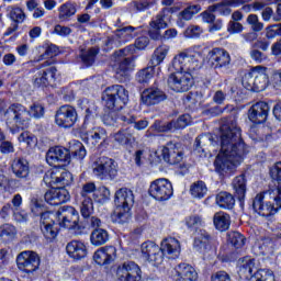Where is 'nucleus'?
<instances>
[{"mask_svg":"<svg viewBox=\"0 0 281 281\" xmlns=\"http://www.w3.org/2000/svg\"><path fill=\"white\" fill-rule=\"evenodd\" d=\"M247 153L249 149L243 142L238 123L236 120H229L221 127V151L214 162L216 170L225 172L232 166H240Z\"/></svg>","mask_w":281,"mask_h":281,"instance_id":"nucleus-1","label":"nucleus"},{"mask_svg":"<svg viewBox=\"0 0 281 281\" xmlns=\"http://www.w3.org/2000/svg\"><path fill=\"white\" fill-rule=\"evenodd\" d=\"M201 69V55L199 53H180L171 61L168 87L177 93L190 91L194 85L193 74Z\"/></svg>","mask_w":281,"mask_h":281,"instance_id":"nucleus-2","label":"nucleus"},{"mask_svg":"<svg viewBox=\"0 0 281 281\" xmlns=\"http://www.w3.org/2000/svg\"><path fill=\"white\" fill-rule=\"evenodd\" d=\"M270 177L277 181L278 187L270 188L262 193H258L252 202V209L255 212L265 218L276 216V214H278V210L281 207V161L270 168Z\"/></svg>","mask_w":281,"mask_h":281,"instance_id":"nucleus-3","label":"nucleus"},{"mask_svg":"<svg viewBox=\"0 0 281 281\" xmlns=\"http://www.w3.org/2000/svg\"><path fill=\"white\" fill-rule=\"evenodd\" d=\"M81 206L80 212L83 218H89L93 214V201L100 205L111 201V190L106 187L95 188V183L87 182L81 189Z\"/></svg>","mask_w":281,"mask_h":281,"instance_id":"nucleus-4","label":"nucleus"},{"mask_svg":"<svg viewBox=\"0 0 281 281\" xmlns=\"http://www.w3.org/2000/svg\"><path fill=\"white\" fill-rule=\"evenodd\" d=\"M114 203L115 210L112 214V221L120 225L128 223V221H131V207H133L135 203L133 191L126 188L119 189L115 192Z\"/></svg>","mask_w":281,"mask_h":281,"instance_id":"nucleus-5","label":"nucleus"},{"mask_svg":"<svg viewBox=\"0 0 281 281\" xmlns=\"http://www.w3.org/2000/svg\"><path fill=\"white\" fill-rule=\"evenodd\" d=\"M31 212L35 214V216H41V231L45 238L48 240H54L56 236H58V227H56V223L52 216H55L54 213L43 212V201L38 200V198L33 196L31 199Z\"/></svg>","mask_w":281,"mask_h":281,"instance_id":"nucleus-6","label":"nucleus"},{"mask_svg":"<svg viewBox=\"0 0 281 281\" xmlns=\"http://www.w3.org/2000/svg\"><path fill=\"white\" fill-rule=\"evenodd\" d=\"M102 101L106 109H114V111H121L126 104H128V90L122 85H113L102 93Z\"/></svg>","mask_w":281,"mask_h":281,"instance_id":"nucleus-7","label":"nucleus"},{"mask_svg":"<svg viewBox=\"0 0 281 281\" xmlns=\"http://www.w3.org/2000/svg\"><path fill=\"white\" fill-rule=\"evenodd\" d=\"M254 267H256V261L249 257H245L241 260L239 267V277L241 280L249 281H278L276 280V274L272 270L260 269L254 273Z\"/></svg>","mask_w":281,"mask_h":281,"instance_id":"nucleus-8","label":"nucleus"},{"mask_svg":"<svg viewBox=\"0 0 281 281\" xmlns=\"http://www.w3.org/2000/svg\"><path fill=\"white\" fill-rule=\"evenodd\" d=\"M4 122L9 128H27L31 114L25 106L16 103L10 105L3 113Z\"/></svg>","mask_w":281,"mask_h":281,"instance_id":"nucleus-9","label":"nucleus"},{"mask_svg":"<svg viewBox=\"0 0 281 281\" xmlns=\"http://www.w3.org/2000/svg\"><path fill=\"white\" fill-rule=\"evenodd\" d=\"M241 85L248 91H265V89H267V85H269L267 68L262 66L252 68L251 71L244 75Z\"/></svg>","mask_w":281,"mask_h":281,"instance_id":"nucleus-10","label":"nucleus"},{"mask_svg":"<svg viewBox=\"0 0 281 281\" xmlns=\"http://www.w3.org/2000/svg\"><path fill=\"white\" fill-rule=\"evenodd\" d=\"M135 54V46L128 45L123 49L116 50L112 56V67L119 76H126L128 71H133L135 64L133 59L126 57Z\"/></svg>","mask_w":281,"mask_h":281,"instance_id":"nucleus-11","label":"nucleus"},{"mask_svg":"<svg viewBox=\"0 0 281 281\" xmlns=\"http://www.w3.org/2000/svg\"><path fill=\"white\" fill-rule=\"evenodd\" d=\"M56 218L63 229H80V214L74 206H61Z\"/></svg>","mask_w":281,"mask_h":281,"instance_id":"nucleus-12","label":"nucleus"},{"mask_svg":"<svg viewBox=\"0 0 281 281\" xmlns=\"http://www.w3.org/2000/svg\"><path fill=\"white\" fill-rule=\"evenodd\" d=\"M155 157H157V161H161L162 157L164 161L170 166H177L183 161V150L180 144L168 143L155 151Z\"/></svg>","mask_w":281,"mask_h":281,"instance_id":"nucleus-13","label":"nucleus"},{"mask_svg":"<svg viewBox=\"0 0 281 281\" xmlns=\"http://www.w3.org/2000/svg\"><path fill=\"white\" fill-rule=\"evenodd\" d=\"M93 175L101 180L117 177V162L111 158L101 157L92 166Z\"/></svg>","mask_w":281,"mask_h":281,"instance_id":"nucleus-14","label":"nucleus"},{"mask_svg":"<svg viewBox=\"0 0 281 281\" xmlns=\"http://www.w3.org/2000/svg\"><path fill=\"white\" fill-rule=\"evenodd\" d=\"M16 265L20 271L32 276L41 267V257L35 251L24 250L18 255Z\"/></svg>","mask_w":281,"mask_h":281,"instance_id":"nucleus-15","label":"nucleus"},{"mask_svg":"<svg viewBox=\"0 0 281 281\" xmlns=\"http://www.w3.org/2000/svg\"><path fill=\"white\" fill-rule=\"evenodd\" d=\"M148 192L156 201H168L173 194L172 183L166 178L156 179L150 183Z\"/></svg>","mask_w":281,"mask_h":281,"instance_id":"nucleus-16","label":"nucleus"},{"mask_svg":"<svg viewBox=\"0 0 281 281\" xmlns=\"http://www.w3.org/2000/svg\"><path fill=\"white\" fill-rule=\"evenodd\" d=\"M140 254L144 260L150 262L155 267H159L164 262V251L161 247L154 241H145L140 246Z\"/></svg>","mask_w":281,"mask_h":281,"instance_id":"nucleus-17","label":"nucleus"},{"mask_svg":"<svg viewBox=\"0 0 281 281\" xmlns=\"http://www.w3.org/2000/svg\"><path fill=\"white\" fill-rule=\"evenodd\" d=\"M46 161L48 166H54L55 168L68 166L71 162V154H69V149L61 146L50 147L46 154Z\"/></svg>","mask_w":281,"mask_h":281,"instance_id":"nucleus-18","label":"nucleus"},{"mask_svg":"<svg viewBox=\"0 0 281 281\" xmlns=\"http://www.w3.org/2000/svg\"><path fill=\"white\" fill-rule=\"evenodd\" d=\"M117 281H142V269L134 261L122 263L116 269Z\"/></svg>","mask_w":281,"mask_h":281,"instance_id":"nucleus-19","label":"nucleus"},{"mask_svg":"<svg viewBox=\"0 0 281 281\" xmlns=\"http://www.w3.org/2000/svg\"><path fill=\"white\" fill-rule=\"evenodd\" d=\"M55 122L60 128H71L78 122V112L71 105H63L55 115Z\"/></svg>","mask_w":281,"mask_h":281,"instance_id":"nucleus-20","label":"nucleus"},{"mask_svg":"<svg viewBox=\"0 0 281 281\" xmlns=\"http://www.w3.org/2000/svg\"><path fill=\"white\" fill-rule=\"evenodd\" d=\"M207 65L212 69H225L232 63V56L223 48H213L207 54Z\"/></svg>","mask_w":281,"mask_h":281,"instance_id":"nucleus-21","label":"nucleus"},{"mask_svg":"<svg viewBox=\"0 0 281 281\" xmlns=\"http://www.w3.org/2000/svg\"><path fill=\"white\" fill-rule=\"evenodd\" d=\"M135 27L133 26H125L119 29L114 32L112 37H109L105 45L106 47H120L122 43H128V41H133L135 38Z\"/></svg>","mask_w":281,"mask_h":281,"instance_id":"nucleus-22","label":"nucleus"},{"mask_svg":"<svg viewBox=\"0 0 281 281\" xmlns=\"http://www.w3.org/2000/svg\"><path fill=\"white\" fill-rule=\"evenodd\" d=\"M269 115V103L259 101L255 103L248 111V119L252 124H263Z\"/></svg>","mask_w":281,"mask_h":281,"instance_id":"nucleus-23","label":"nucleus"},{"mask_svg":"<svg viewBox=\"0 0 281 281\" xmlns=\"http://www.w3.org/2000/svg\"><path fill=\"white\" fill-rule=\"evenodd\" d=\"M172 279L173 281H196L199 273L189 263H179L172 272Z\"/></svg>","mask_w":281,"mask_h":281,"instance_id":"nucleus-24","label":"nucleus"},{"mask_svg":"<svg viewBox=\"0 0 281 281\" xmlns=\"http://www.w3.org/2000/svg\"><path fill=\"white\" fill-rule=\"evenodd\" d=\"M192 117L189 114H183L180 117H178L177 121H171L170 123H167L166 125L161 126L160 122H155L151 128L155 131H158V133H168V131H177L179 128H186V126H189L191 124Z\"/></svg>","mask_w":281,"mask_h":281,"instance_id":"nucleus-25","label":"nucleus"},{"mask_svg":"<svg viewBox=\"0 0 281 281\" xmlns=\"http://www.w3.org/2000/svg\"><path fill=\"white\" fill-rule=\"evenodd\" d=\"M70 199L71 195L65 188H53L44 194V200L48 205H63V203H67Z\"/></svg>","mask_w":281,"mask_h":281,"instance_id":"nucleus-26","label":"nucleus"},{"mask_svg":"<svg viewBox=\"0 0 281 281\" xmlns=\"http://www.w3.org/2000/svg\"><path fill=\"white\" fill-rule=\"evenodd\" d=\"M160 249L162 251V257L175 260V258H179L181 255V243L173 237H167L162 239L160 244Z\"/></svg>","mask_w":281,"mask_h":281,"instance_id":"nucleus-27","label":"nucleus"},{"mask_svg":"<svg viewBox=\"0 0 281 281\" xmlns=\"http://www.w3.org/2000/svg\"><path fill=\"white\" fill-rule=\"evenodd\" d=\"M117 257V249L113 246H105L99 248L94 255L93 260L97 265H111L113 260Z\"/></svg>","mask_w":281,"mask_h":281,"instance_id":"nucleus-28","label":"nucleus"},{"mask_svg":"<svg viewBox=\"0 0 281 281\" xmlns=\"http://www.w3.org/2000/svg\"><path fill=\"white\" fill-rule=\"evenodd\" d=\"M66 251L72 260H83V258L89 254L87 244L80 240L69 241L66 246Z\"/></svg>","mask_w":281,"mask_h":281,"instance_id":"nucleus-29","label":"nucleus"},{"mask_svg":"<svg viewBox=\"0 0 281 281\" xmlns=\"http://www.w3.org/2000/svg\"><path fill=\"white\" fill-rule=\"evenodd\" d=\"M56 67L37 71L33 77L34 87H47L56 80Z\"/></svg>","mask_w":281,"mask_h":281,"instance_id":"nucleus-30","label":"nucleus"},{"mask_svg":"<svg viewBox=\"0 0 281 281\" xmlns=\"http://www.w3.org/2000/svg\"><path fill=\"white\" fill-rule=\"evenodd\" d=\"M142 102L147 106H153L155 104H159V102H164L166 100V93L157 88H149L142 92Z\"/></svg>","mask_w":281,"mask_h":281,"instance_id":"nucleus-31","label":"nucleus"},{"mask_svg":"<svg viewBox=\"0 0 281 281\" xmlns=\"http://www.w3.org/2000/svg\"><path fill=\"white\" fill-rule=\"evenodd\" d=\"M12 172L18 179H27L30 176V162L24 158H15L11 165Z\"/></svg>","mask_w":281,"mask_h":281,"instance_id":"nucleus-32","label":"nucleus"},{"mask_svg":"<svg viewBox=\"0 0 281 281\" xmlns=\"http://www.w3.org/2000/svg\"><path fill=\"white\" fill-rule=\"evenodd\" d=\"M210 243H212V237L207 234L206 231H200L194 237L193 248L195 251H207L210 248Z\"/></svg>","mask_w":281,"mask_h":281,"instance_id":"nucleus-33","label":"nucleus"},{"mask_svg":"<svg viewBox=\"0 0 281 281\" xmlns=\"http://www.w3.org/2000/svg\"><path fill=\"white\" fill-rule=\"evenodd\" d=\"M213 224L218 232H227L232 225V217L223 211L216 212L213 216Z\"/></svg>","mask_w":281,"mask_h":281,"instance_id":"nucleus-34","label":"nucleus"},{"mask_svg":"<svg viewBox=\"0 0 281 281\" xmlns=\"http://www.w3.org/2000/svg\"><path fill=\"white\" fill-rule=\"evenodd\" d=\"M111 137L119 144V146H128L135 142V136H133L130 128L121 130L112 134Z\"/></svg>","mask_w":281,"mask_h":281,"instance_id":"nucleus-35","label":"nucleus"},{"mask_svg":"<svg viewBox=\"0 0 281 281\" xmlns=\"http://www.w3.org/2000/svg\"><path fill=\"white\" fill-rule=\"evenodd\" d=\"M90 243L93 247H102L109 243V231L104 228H95L90 235Z\"/></svg>","mask_w":281,"mask_h":281,"instance_id":"nucleus-36","label":"nucleus"},{"mask_svg":"<svg viewBox=\"0 0 281 281\" xmlns=\"http://www.w3.org/2000/svg\"><path fill=\"white\" fill-rule=\"evenodd\" d=\"M100 139H106V130L104 127H93L87 133V144L98 146Z\"/></svg>","mask_w":281,"mask_h":281,"instance_id":"nucleus-37","label":"nucleus"},{"mask_svg":"<svg viewBox=\"0 0 281 281\" xmlns=\"http://www.w3.org/2000/svg\"><path fill=\"white\" fill-rule=\"evenodd\" d=\"M233 190L239 201L245 200V194H247V180L244 175H240L233 180Z\"/></svg>","mask_w":281,"mask_h":281,"instance_id":"nucleus-38","label":"nucleus"},{"mask_svg":"<svg viewBox=\"0 0 281 281\" xmlns=\"http://www.w3.org/2000/svg\"><path fill=\"white\" fill-rule=\"evenodd\" d=\"M205 146H216V142L212 138V135H202L195 138L194 153H198L200 157H203L205 153Z\"/></svg>","mask_w":281,"mask_h":281,"instance_id":"nucleus-39","label":"nucleus"},{"mask_svg":"<svg viewBox=\"0 0 281 281\" xmlns=\"http://www.w3.org/2000/svg\"><path fill=\"white\" fill-rule=\"evenodd\" d=\"M216 205L221 207L222 210H232L234 207L236 200L234 199V195L227 192H220L216 198Z\"/></svg>","mask_w":281,"mask_h":281,"instance_id":"nucleus-40","label":"nucleus"},{"mask_svg":"<svg viewBox=\"0 0 281 281\" xmlns=\"http://www.w3.org/2000/svg\"><path fill=\"white\" fill-rule=\"evenodd\" d=\"M168 52H170V46H168L166 44L159 45L155 49L154 55L151 57V65L154 67L161 65V63H164V60H166V56H168Z\"/></svg>","mask_w":281,"mask_h":281,"instance_id":"nucleus-41","label":"nucleus"},{"mask_svg":"<svg viewBox=\"0 0 281 281\" xmlns=\"http://www.w3.org/2000/svg\"><path fill=\"white\" fill-rule=\"evenodd\" d=\"M155 76V66H148L142 70H139L136 75V80L140 85H146L153 80Z\"/></svg>","mask_w":281,"mask_h":281,"instance_id":"nucleus-42","label":"nucleus"},{"mask_svg":"<svg viewBox=\"0 0 281 281\" xmlns=\"http://www.w3.org/2000/svg\"><path fill=\"white\" fill-rule=\"evenodd\" d=\"M190 194L193 199H203L207 194V186L203 181H196L191 184Z\"/></svg>","mask_w":281,"mask_h":281,"instance_id":"nucleus-43","label":"nucleus"},{"mask_svg":"<svg viewBox=\"0 0 281 281\" xmlns=\"http://www.w3.org/2000/svg\"><path fill=\"white\" fill-rule=\"evenodd\" d=\"M16 237V227L12 224H3L0 226V238L2 240H14Z\"/></svg>","mask_w":281,"mask_h":281,"instance_id":"nucleus-44","label":"nucleus"},{"mask_svg":"<svg viewBox=\"0 0 281 281\" xmlns=\"http://www.w3.org/2000/svg\"><path fill=\"white\" fill-rule=\"evenodd\" d=\"M76 14V4L71 2H66L59 8V19L61 21H67V19L74 16Z\"/></svg>","mask_w":281,"mask_h":281,"instance_id":"nucleus-45","label":"nucleus"},{"mask_svg":"<svg viewBox=\"0 0 281 281\" xmlns=\"http://www.w3.org/2000/svg\"><path fill=\"white\" fill-rule=\"evenodd\" d=\"M201 12V7L198 4L189 5L183 11L179 13V19L181 21H192L194 14Z\"/></svg>","mask_w":281,"mask_h":281,"instance_id":"nucleus-46","label":"nucleus"},{"mask_svg":"<svg viewBox=\"0 0 281 281\" xmlns=\"http://www.w3.org/2000/svg\"><path fill=\"white\" fill-rule=\"evenodd\" d=\"M9 18L11 19V21H13V23H16L19 25V23H25L27 15L25 14V11H23V9L19 7H13L9 12Z\"/></svg>","mask_w":281,"mask_h":281,"instance_id":"nucleus-47","label":"nucleus"},{"mask_svg":"<svg viewBox=\"0 0 281 281\" xmlns=\"http://www.w3.org/2000/svg\"><path fill=\"white\" fill-rule=\"evenodd\" d=\"M228 243H231L235 249H240V247L245 246V236L238 232H231L228 233Z\"/></svg>","mask_w":281,"mask_h":281,"instance_id":"nucleus-48","label":"nucleus"},{"mask_svg":"<svg viewBox=\"0 0 281 281\" xmlns=\"http://www.w3.org/2000/svg\"><path fill=\"white\" fill-rule=\"evenodd\" d=\"M74 175L67 170L57 171V186H71Z\"/></svg>","mask_w":281,"mask_h":281,"instance_id":"nucleus-49","label":"nucleus"},{"mask_svg":"<svg viewBox=\"0 0 281 281\" xmlns=\"http://www.w3.org/2000/svg\"><path fill=\"white\" fill-rule=\"evenodd\" d=\"M154 27L159 30H166L168 27V22H166V10L160 11L153 20L149 22Z\"/></svg>","mask_w":281,"mask_h":281,"instance_id":"nucleus-50","label":"nucleus"},{"mask_svg":"<svg viewBox=\"0 0 281 281\" xmlns=\"http://www.w3.org/2000/svg\"><path fill=\"white\" fill-rule=\"evenodd\" d=\"M246 22L250 25L252 32H262L265 30V24L260 22L257 14H249Z\"/></svg>","mask_w":281,"mask_h":281,"instance_id":"nucleus-51","label":"nucleus"},{"mask_svg":"<svg viewBox=\"0 0 281 281\" xmlns=\"http://www.w3.org/2000/svg\"><path fill=\"white\" fill-rule=\"evenodd\" d=\"M111 112L103 115V124L105 126H117V119H120L117 111L115 109H110Z\"/></svg>","mask_w":281,"mask_h":281,"instance_id":"nucleus-52","label":"nucleus"},{"mask_svg":"<svg viewBox=\"0 0 281 281\" xmlns=\"http://www.w3.org/2000/svg\"><path fill=\"white\" fill-rule=\"evenodd\" d=\"M229 8L231 7L225 4V1H223L222 3L209 7V10L211 12H218L222 16H229L232 14V9Z\"/></svg>","mask_w":281,"mask_h":281,"instance_id":"nucleus-53","label":"nucleus"},{"mask_svg":"<svg viewBox=\"0 0 281 281\" xmlns=\"http://www.w3.org/2000/svg\"><path fill=\"white\" fill-rule=\"evenodd\" d=\"M49 188L53 186H58V169L48 170L43 179Z\"/></svg>","mask_w":281,"mask_h":281,"instance_id":"nucleus-54","label":"nucleus"},{"mask_svg":"<svg viewBox=\"0 0 281 281\" xmlns=\"http://www.w3.org/2000/svg\"><path fill=\"white\" fill-rule=\"evenodd\" d=\"M70 148L77 159H85V157H87V149H85L82 143L76 140Z\"/></svg>","mask_w":281,"mask_h":281,"instance_id":"nucleus-55","label":"nucleus"},{"mask_svg":"<svg viewBox=\"0 0 281 281\" xmlns=\"http://www.w3.org/2000/svg\"><path fill=\"white\" fill-rule=\"evenodd\" d=\"M18 139L20 143L26 144V146H36V136L30 132H22Z\"/></svg>","mask_w":281,"mask_h":281,"instance_id":"nucleus-56","label":"nucleus"},{"mask_svg":"<svg viewBox=\"0 0 281 281\" xmlns=\"http://www.w3.org/2000/svg\"><path fill=\"white\" fill-rule=\"evenodd\" d=\"M13 183L14 180L3 175V171H0V192H10V190H12Z\"/></svg>","mask_w":281,"mask_h":281,"instance_id":"nucleus-57","label":"nucleus"},{"mask_svg":"<svg viewBox=\"0 0 281 281\" xmlns=\"http://www.w3.org/2000/svg\"><path fill=\"white\" fill-rule=\"evenodd\" d=\"M186 225L189 229H199V227H203V220L199 215L189 216L186 220Z\"/></svg>","mask_w":281,"mask_h":281,"instance_id":"nucleus-58","label":"nucleus"},{"mask_svg":"<svg viewBox=\"0 0 281 281\" xmlns=\"http://www.w3.org/2000/svg\"><path fill=\"white\" fill-rule=\"evenodd\" d=\"M203 34V29L199 25H190L184 31L186 38H199Z\"/></svg>","mask_w":281,"mask_h":281,"instance_id":"nucleus-59","label":"nucleus"},{"mask_svg":"<svg viewBox=\"0 0 281 281\" xmlns=\"http://www.w3.org/2000/svg\"><path fill=\"white\" fill-rule=\"evenodd\" d=\"M95 56H98V48H90L86 53H82L81 59L86 63V65H91L95 61Z\"/></svg>","mask_w":281,"mask_h":281,"instance_id":"nucleus-60","label":"nucleus"},{"mask_svg":"<svg viewBox=\"0 0 281 281\" xmlns=\"http://www.w3.org/2000/svg\"><path fill=\"white\" fill-rule=\"evenodd\" d=\"M149 44L150 38H148V36H140L135 40V43L132 45V47H134V52L135 49L144 50L148 47Z\"/></svg>","mask_w":281,"mask_h":281,"instance_id":"nucleus-61","label":"nucleus"},{"mask_svg":"<svg viewBox=\"0 0 281 281\" xmlns=\"http://www.w3.org/2000/svg\"><path fill=\"white\" fill-rule=\"evenodd\" d=\"M31 117H35L36 120L43 117L45 115V108L41 104H33L29 111Z\"/></svg>","mask_w":281,"mask_h":281,"instance_id":"nucleus-62","label":"nucleus"},{"mask_svg":"<svg viewBox=\"0 0 281 281\" xmlns=\"http://www.w3.org/2000/svg\"><path fill=\"white\" fill-rule=\"evenodd\" d=\"M147 34L151 41H161V29L154 26L153 24H149Z\"/></svg>","mask_w":281,"mask_h":281,"instance_id":"nucleus-63","label":"nucleus"},{"mask_svg":"<svg viewBox=\"0 0 281 281\" xmlns=\"http://www.w3.org/2000/svg\"><path fill=\"white\" fill-rule=\"evenodd\" d=\"M211 281H232V277L226 271H218L212 274Z\"/></svg>","mask_w":281,"mask_h":281,"instance_id":"nucleus-64","label":"nucleus"}]
</instances>
